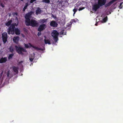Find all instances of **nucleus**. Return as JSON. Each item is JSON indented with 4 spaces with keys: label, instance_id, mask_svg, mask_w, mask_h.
Segmentation results:
<instances>
[{
    "label": "nucleus",
    "instance_id": "f257e3e1",
    "mask_svg": "<svg viewBox=\"0 0 123 123\" xmlns=\"http://www.w3.org/2000/svg\"><path fill=\"white\" fill-rule=\"evenodd\" d=\"M117 0H112L108 3L105 4L106 0H98V3L101 6L105 5V6L106 7L110 6L114 2Z\"/></svg>",
    "mask_w": 123,
    "mask_h": 123
},
{
    "label": "nucleus",
    "instance_id": "f03ea898",
    "mask_svg": "<svg viewBox=\"0 0 123 123\" xmlns=\"http://www.w3.org/2000/svg\"><path fill=\"white\" fill-rule=\"evenodd\" d=\"M25 24L27 26H30L32 27H37L38 25L37 21L33 19L25 23Z\"/></svg>",
    "mask_w": 123,
    "mask_h": 123
},
{
    "label": "nucleus",
    "instance_id": "7ed1b4c3",
    "mask_svg": "<svg viewBox=\"0 0 123 123\" xmlns=\"http://www.w3.org/2000/svg\"><path fill=\"white\" fill-rule=\"evenodd\" d=\"M15 48L16 49V51L19 54H21L22 55H24V54L22 52H26L27 50L24 48L19 46L18 47L17 45L15 46Z\"/></svg>",
    "mask_w": 123,
    "mask_h": 123
},
{
    "label": "nucleus",
    "instance_id": "20e7f679",
    "mask_svg": "<svg viewBox=\"0 0 123 123\" xmlns=\"http://www.w3.org/2000/svg\"><path fill=\"white\" fill-rule=\"evenodd\" d=\"M15 24H12L7 29V32L9 34H13L14 33V29L15 28Z\"/></svg>",
    "mask_w": 123,
    "mask_h": 123
},
{
    "label": "nucleus",
    "instance_id": "39448f33",
    "mask_svg": "<svg viewBox=\"0 0 123 123\" xmlns=\"http://www.w3.org/2000/svg\"><path fill=\"white\" fill-rule=\"evenodd\" d=\"M59 34V33L55 30H54L52 33V36L53 37L54 39L55 42L58 40V37Z\"/></svg>",
    "mask_w": 123,
    "mask_h": 123
},
{
    "label": "nucleus",
    "instance_id": "423d86ee",
    "mask_svg": "<svg viewBox=\"0 0 123 123\" xmlns=\"http://www.w3.org/2000/svg\"><path fill=\"white\" fill-rule=\"evenodd\" d=\"M34 13V12L31 11L28 12L26 14L25 16V23L28 21H30V18L31 17V16Z\"/></svg>",
    "mask_w": 123,
    "mask_h": 123
},
{
    "label": "nucleus",
    "instance_id": "0eeeda50",
    "mask_svg": "<svg viewBox=\"0 0 123 123\" xmlns=\"http://www.w3.org/2000/svg\"><path fill=\"white\" fill-rule=\"evenodd\" d=\"M2 40L3 43H5L7 41V33L6 32L3 33L2 34Z\"/></svg>",
    "mask_w": 123,
    "mask_h": 123
},
{
    "label": "nucleus",
    "instance_id": "6e6552de",
    "mask_svg": "<svg viewBox=\"0 0 123 123\" xmlns=\"http://www.w3.org/2000/svg\"><path fill=\"white\" fill-rule=\"evenodd\" d=\"M46 25L44 24H43L40 25L38 29V31L41 32L45 30L46 27Z\"/></svg>",
    "mask_w": 123,
    "mask_h": 123
},
{
    "label": "nucleus",
    "instance_id": "1a4fd4ad",
    "mask_svg": "<svg viewBox=\"0 0 123 123\" xmlns=\"http://www.w3.org/2000/svg\"><path fill=\"white\" fill-rule=\"evenodd\" d=\"M101 6L98 3L93 5L92 7V10L93 11L96 12L97 10Z\"/></svg>",
    "mask_w": 123,
    "mask_h": 123
},
{
    "label": "nucleus",
    "instance_id": "9d476101",
    "mask_svg": "<svg viewBox=\"0 0 123 123\" xmlns=\"http://www.w3.org/2000/svg\"><path fill=\"white\" fill-rule=\"evenodd\" d=\"M50 25L51 27H56L58 25V24L57 22L54 20L51 21L50 23Z\"/></svg>",
    "mask_w": 123,
    "mask_h": 123
},
{
    "label": "nucleus",
    "instance_id": "9b49d317",
    "mask_svg": "<svg viewBox=\"0 0 123 123\" xmlns=\"http://www.w3.org/2000/svg\"><path fill=\"white\" fill-rule=\"evenodd\" d=\"M12 68L13 71L16 74H18V68L17 67H16L15 66H12Z\"/></svg>",
    "mask_w": 123,
    "mask_h": 123
},
{
    "label": "nucleus",
    "instance_id": "f8f14e48",
    "mask_svg": "<svg viewBox=\"0 0 123 123\" xmlns=\"http://www.w3.org/2000/svg\"><path fill=\"white\" fill-rule=\"evenodd\" d=\"M7 60V58L3 57L1 58L0 59V63H2L6 62Z\"/></svg>",
    "mask_w": 123,
    "mask_h": 123
},
{
    "label": "nucleus",
    "instance_id": "ddd939ff",
    "mask_svg": "<svg viewBox=\"0 0 123 123\" xmlns=\"http://www.w3.org/2000/svg\"><path fill=\"white\" fill-rule=\"evenodd\" d=\"M19 37L18 36L14 37L13 38V42L15 43H17L19 40Z\"/></svg>",
    "mask_w": 123,
    "mask_h": 123
},
{
    "label": "nucleus",
    "instance_id": "4468645a",
    "mask_svg": "<svg viewBox=\"0 0 123 123\" xmlns=\"http://www.w3.org/2000/svg\"><path fill=\"white\" fill-rule=\"evenodd\" d=\"M29 44L30 45L31 47H32L34 48L35 49H36L38 50H42V49L41 48H38V47H36L35 46H34L31 45L30 43H29Z\"/></svg>",
    "mask_w": 123,
    "mask_h": 123
},
{
    "label": "nucleus",
    "instance_id": "2eb2a0df",
    "mask_svg": "<svg viewBox=\"0 0 123 123\" xmlns=\"http://www.w3.org/2000/svg\"><path fill=\"white\" fill-rule=\"evenodd\" d=\"M15 31V34L17 35H18L20 33V31L18 28H16L15 29L14 32Z\"/></svg>",
    "mask_w": 123,
    "mask_h": 123
},
{
    "label": "nucleus",
    "instance_id": "dca6fc26",
    "mask_svg": "<svg viewBox=\"0 0 123 123\" xmlns=\"http://www.w3.org/2000/svg\"><path fill=\"white\" fill-rule=\"evenodd\" d=\"M44 37L45 38V39H44V40L45 44H47L48 43L49 44H50L51 43L50 40L48 39H46V37L45 36H44Z\"/></svg>",
    "mask_w": 123,
    "mask_h": 123
},
{
    "label": "nucleus",
    "instance_id": "f3484780",
    "mask_svg": "<svg viewBox=\"0 0 123 123\" xmlns=\"http://www.w3.org/2000/svg\"><path fill=\"white\" fill-rule=\"evenodd\" d=\"M47 20V19L43 18L42 19H41L40 20V22L41 23L43 24L45 22H46Z\"/></svg>",
    "mask_w": 123,
    "mask_h": 123
},
{
    "label": "nucleus",
    "instance_id": "a211bd4d",
    "mask_svg": "<svg viewBox=\"0 0 123 123\" xmlns=\"http://www.w3.org/2000/svg\"><path fill=\"white\" fill-rule=\"evenodd\" d=\"M41 12V10L40 9L39 7H38L36 10V14L37 15H38V14H39Z\"/></svg>",
    "mask_w": 123,
    "mask_h": 123
},
{
    "label": "nucleus",
    "instance_id": "6ab92c4d",
    "mask_svg": "<svg viewBox=\"0 0 123 123\" xmlns=\"http://www.w3.org/2000/svg\"><path fill=\"white\" fill-rule=\"evenodd\" d=\"M29 5L27 2L26 3L25 6L24 7L23 9V11L24 12L25 11V10L27 8V7Z\"/></svg>",
    "mask_w": 123,
    "mask_h": 123
},
{
    "label": "nucleus",
    "instance_id": "aec40b11",
    "mask_svg": "<svg viewBox=\"0 0 123 123\" xmlns=\"http://www.w3.org/2000/svg\"><path fill=\"white\" fill-rule=\"evenodd\" d=\"M107 16H106V17L103 18L102 19V22L103 23L106 22L107 21Z\"/></svg>",
    "mask_w": 123,
    "mask_h": 123
},
{
    "label": "nucleus",
    "instance_id": "412c9836",
    "mask_svg": "<svg viewBox=\"0 0 123 123\" xmlns=\"http://www.w3.org/2000/svg\"><path fill=\"white\" fill-rule=\"evenodd\" d=\"M12 21V20H10L6 24V25L7 26H9L11 24Z\"/></svg>",
    "mask_w": 123,
    "mask_h": 123
},
{
    "label": "nucleus",
    "instance_id": "4be33fe9",
    "mask_svg": "<svg viewBox=\"0 0 123 123\" xmlns=\"http://www.w3.org/2000/svg\"><path fill=\"white\" fill-rule=\"evenodd\" d=\"M64 30H63L62 31H61L60 32V34L61 35H66V32H64Z\"/></svg>",
    "mask_w": 123,
    "mask_h": 123
},
{
    "label": "nucleus",
    "instance_id": "5701e85b",
    "mask_svg": "<svg viewBox=\"0 0 123 123\" xmlns=\"http://www.w3.org/2000/svg\"><path fill=\"white\" fill-rule=\"evenodd\" d=\"M9 50L12 53L14 51V48L11 46L9 48Z\"/></svg>",
    "mask_w": 123,
    "mask_h": 123
},
{
    "label": "nucleus",
    "instance_id": "b1692460",
    "mask_svg": "<svg viewBox=\"0 0 123 123\" xmlns=\"http://www.w3.org/2000/svg\"><path fill=\"white\" fill-rule=\"evenodd\" d=\"M14 54H12L9 55L8 57V59H10L12 58L13 56L14 55Z\"/></svg>",
    "mask_w": 123,
    "mask_h": 123
},
{
    "label": "nucleus",
    "instance_id": "393cba45",
    "mask_svg": "<svg viewBox=\"0 0 123 123\" xmlns=\"http://www.w3.org/2000/svg\"><path fill=\"white\" fill-rule=\"evenodd\" d=\"M42 2L46 3H50L49 0H42Z\"/></svg>",
    "mask_w": 123,
    "mask_h": 123
},
{
    "label": "nucleus",
    "instance_id": "a878e982",
    "mask_svg": "<svg viewBox=\"0 0 123 123\" xmlns=\"http://www.w3.org/2000/svg\"><path fill=\"white\" fill-rule=\"evenodd\" d=\"M24 44L25 47L26 49H28L30 47L29 45L28 44H25L24 43Z\"/></svg>",
    "mask_w": 123,
    "mask_h": 123
},
{
    "label": "nucleus",
    "instance_id": "bb28decb",
    "mask_svg": "<svg viewBox=\"0 0 123 123\" xmlns=\"http://www.w3.org/2000/svg\"><path fill=\"white\" fill-rule=\"evenodd\" d=\"M77 9L75 8H74L73 10V11L74 12V13L73 14L74 16V14H75L76 12H77Z\"/></svg>",
    "mask_w": 123,
    "mask_h": 123
},
{
    "label": "nucleus",
    "instance_id": "cd10ccee",
    "mask_svg": "<svg viewBox=\"0 0 123 123\" xmlns=\"http://www.w3.org/2000/svg\"><path fill=\"white\" fill-rule=\"evenodd\" d=\"M10 75V73L9 71H8L7 72V77H9Z\"/></svg>",
    "mask_w": 123,
    "mask_h": 123
},
{
    "label": "nucleus",
    "instance_id": "c85d7f7f",
    "mask_svg": "<svg viewBox=\"0 0 123 123\" xmlns=\"http://www.w3.org/2000/svg\"><path fill=\"white\" fill-rule=\"evenodd\" d=\"M3 71H2V72L0 73V80L1 78L2 77V75L3 74Z\"/></svg>",
    "mask_w": 123,
    "mask_h": 123
},
{
    "label": "nucleus",
    "instance_id": "c756f323",
    "mask_svg": "<svg viewBox=\"0 0 123 123\" xmlns=\"http://www.w3.org/2000/svg\"><path fill=\"white\" fill-rule=\"evenodd\" d=\"M71 25H72V23H71V22H70L69 24H68L67 25L69 27H71Z\"/></svg>",
    "mask_w": 123,
    "mask_h": 123
},
{
    "label": "nucleus",
    "instance_id": "7c9ffc66",
    "mask_svg": "<svg viewBox=\"0 0 123 123\" xmlns=\"http://www.w3.org/2000/svg\"><path fill=\"white\" fill-rule=\"evenodd\" d=\"M36 0H31L30 1V3H33V2L36 1Z\"/></svg>",
    "mask_w": 123,
    "mask_h": 123
},
{
    "label": "nucleus",
    "instance_id": "2f4dec72",
    "mask_svg": "<svg viewBox=\"0 0 123 123\" xmlns=\"http://www.w3.org/2000/svg\"><path fill=\"white\" fill-rule=\"evenodd\" d=\"M12 15H18V13L17 12H13L12 13Z\"/></svg>",
    "mask_w": 123,
    "mask_h": 123
},
{
    "label": "nucleus",
    "instance_id": "473e14b6",
    "mask_svg": "<svg viewBox=\"0 0 123 123\" xmlns=\"http://www.w3.org/2000/svg\"><path fill=\"white\" fill-rule=\"evenodd\" d=\"M0 5L3 7H4L3 4L2 3H0Z\"/></svg>",
    "mask_w": 123,
    "mask_h": 123
},
{
    "label": "nucleus",
    "instance_id": "72a5a7b5",
    "mask_svg": "<svg viewBox=\"0 0 123 123\" xmlns=\"http://www.w3.org/2000/svg\"><path fill=\"white\" fill-rule=\"evenodd\" d=\"M84 8H85L84 7H82V8H80L79 9V11L83 9Z\"/></svg>",
    "mask_w": 123,
    "mask_h": 123
},
{
    "label": "nucleus",
    "instance_id": "f704fd0d",
    "mask_svg": "<svg viewBox=\"0 0 123 123\" xmlns=\"http://www.w3.org/2000/svg\"><path fill=\"white\" fill-rule=\"evenodd\" d=\"M123 3V2L121 3L119 5V7H120V8H122V5Z\"/></svg>",
    "mask_w": 123,
    "mask_h": 123
},
{
    "label": "nucleus",
    "instance_id": "c9c22d12",
    "mask_svg": "<svg viewBox=\"0 0 123 123\" xmlns=\"http://www.w3.org/2000/svg\"><path fill=\"white\" fill-rule=\"evenodd\" d=\"M33 60V58H30V60L31 62H32Z\"/></svg>",
    "mask_w": 123,
    "mask_h": 123
},
{
    "label": "nucleus",
    "instance_id": "e433bc0d",
    "mask_svg": "<svg viewBox=\"0 0 123 123\" xmlns=\"http://www.w3.org/2000/svg\"><path fill=\"white\" fill-rule=\"evenodd\" d=\"M41 35V33L40 32H38L37 33V35L38 36L40 35Z\"/></svg>",
    "mask_w": 123,
    "mask_h": 123
},
{
    "label": "nucleus",
    "instance_id": "4c0bfd02",
    "mask_svg": "<svg viewBox=\"0 0 123 123\" xmlns=\"http://www.w3.org/2000/svg\"><path fill=\"white\" fill-rule=\"evenodd\" d=\"M52 17L53 18H56V17L54 15H53V14H52Z\"/></svg>",
    "mask_w": 123,
    "mask_h": 123
},
{
    "label": "nucleus",
    "instance_id": "58836bf2",
    "mask_svg": "<svg viewBox=\"0 0 123 123\" xmlns=\"http://www.w3.org/2000/svg\"><path fill=\"white\" fill-rule=\"evenodd\" d=\"M72 20L73 21V22H75V20Z\"/></svg>",
    "mask_w": 123,
    "mask_h": 123
},
{
    "label": "nucleus",
    "instance_id": "ea45409f",
    "mask_svg": "<svg viewBox=\"0 0 123 123\" xmlns=\"http://www.w3.org/2000/svg\"><path fill=\"white\" fill-rule=\"evenodd\" d=\"M23 62V61H21V62H19V63H21V62Z\"/></svg>",
    "mask_w": 123,
    "mask_h": 123
},
{
    "label": "nucleus",
    "instance_id": "a19ab883",
    "mask_svg": "<svg viewBox=\"0 0 123 123\" xmlns=\"http://www.w3.org/2000/svg\"><path fill=\"white\" fill-rule=\"evenodd\" d=\"M95 25L96 26L97 25V23H96L95 24Z\"/></svg>",
    "mask_w": 123,
    "mask_h": 123
},
{
    "label": "nucleus",
    "instance_id": "79ce46f5",
    "mask_svg": "<svg viewBox=\"0 0 123 123\" xmlns=\"http://www.w3.org/2000/svg\"><path fill=\"white\" fill-rule=\"evenodd\" d=\"M21 1H24V0H20Z\"/></svg>",
    "mask_w": 123,
    "mask_h": 123
}]
</instances>
